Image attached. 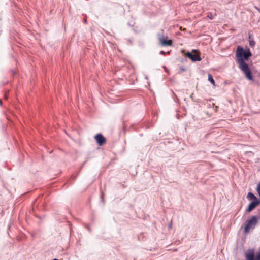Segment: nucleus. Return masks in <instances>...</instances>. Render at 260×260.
Masks as SVG:
<instances>
[{"instance_id":"2eb2a0df","label":"nucleus","mask_w":260,"mask_h":260,"mask_svg":"<svg viewBox=\"0 0 260 260\" xmlns=\"http://www.w3.org/2000/svg\"><path fill=\"white\" fill-rule=\"evenodd\" d=\"M121 120H122L123 126L124 127L125 126V120H124V116L122 117Z\"/></svg>"},{"instance_id":"6ab92c4d","label":"nucleus","mask_w":260,"mask_h":260,"mask_svg":"<svg viewBox=\"0 0 260 260\" xmlns=\"http://www.w3.org/2000/svg\"><path fill=\"white\" fill-rule=\"evenodd\" d=\"M208 17L209 18V19H213V17L212 16H209V15H208Z\"/></svg>"},{"instance_id":"412c9836","label":"nucleus","mask_w":260,"mask_h":260,"mask_svg":"<svg viewBox=\"0 0 260 260\" xmlns=\"http://www.w3.org/2000/svg\"><path fill=\"white\" fill-rule=\"evenodd\" d=\"M0 105H2V101L0 100Z\"/></svg>"},{"instance_id":"f8f14e48","label":"nucleus","mask_w":260,"mask_h":260,"mask_svg":"<svg viewBox=\"0 0 260 260\" xmlns=\"http://www.w3.org/2000/svg\"><path fill=\"white\" fill-rule=\"evenodd\" d=\"M256 190L258 194L260 197V182L257 184Z\"/></svg>"},{"instance_id":"aec40b11","label":"nucleus","mask_w":260,"mask_h":260,"mask_svg":"<svg viewBox=\"0 0 260 260\" xmlns=\"http://www.w3.org/2000/svg\"><path fill=\"white\" fill-rule=\"evenodd\" d=\"M84 22L85 23H87V20H86L85 19H84Z\"/></svg>"},{"instance_id":"ddd939ff","label":"nucleus","mask_w":260,"mask_h":260,"mask_svg":"<svg viewBox=\"0 0 260 260\" xmlns=\"http://www.w3.org/2000/svg\"><path fill=\"white\" fill-rule=\"evenodd\" d=\"M101 199L102 201V202L104 203V192L103 190H102L101 191Z\"/></svg>"},{"instance_id":"423d86ee","label":"nucleus","mask_w":260,"mask_h":260,"mask_svg":"<svg viewBox=\"0 0 260 260\" xmlns=\"http://www.w3.org/2000/svg\"><path fill=\"white\" fill-rule=\"evenodd\" d=\"M260 204V200L252 201L249 204L246 209V212L249 213L254 210L258 205Z\"/></svg>"},{"instance_id":"f03ea898","label":"nucleus","mask_w":260,"mask_h":260,"mask_svg":"<svg viewBox=\"0 0 260 260\" xmlns=\"http://www.w3.org/2000/svg\"><path fill=\"white\" fill-rule=\"evenodd\" d=\"M157 39L160 46L163 47L173 46V41L169 39L168 36L164 35V31L161 29L157 35Z\"/></svg>"},{"instance_id":"1a4fd4ad","label":"nucleus","mask_w":260,"mask_h":260,"mask_svg":"<svg viewBox=\"0 0 260 260\" xmlns=\"http://www.w3.org/2000/svg\"><path fill=\"white\" fill-rule=\"evenodd\" d=\"M248 39H249V45L251 47H253L255 45V41H254L253 36L251 34H248Z\"/></svg>"},{"instance_id":"dca6fc26","label":"nucleus","mask_w":260,"mask_h":260,"mask_svg":"<svg viewBox=\"0 0 260 260\" xmlns=\"http://www.w3.org/2000/svg\"><path fill=\"white\" fill-rule=\"evenodd\" d=\"M159 53L161 55H165L166 54V52L164 51H160Z\"/></svg>"},{"instance_id":"4468645a","label":"nucleus","mask_w":260,"mask_h":260,"mask_svg":"<svg viewBox=\"0 0 260 260\" xmlns=\"http://www.w3.org/2000/svg\"><path fill=\"white\" fill-rule=\"evenodd\" d=\"M181 62L182 63H184V62H186L187 61V60L186 58H182L180 60Z\"/></svg>"},{"instance_id":"7ed1b4c3","label":"nucleus","mask_w":260,"mask_h":260,"mask_svg":"<svg viewBox=\"0 0 260 260\" xmlns=\"http://www.w3.org/2000/svg\"><path fill=\"white\" fill-rule=\"evenodd\" d=\"M258 222V218L256 216H252L248 219L244 229V233L246 234L249 232L250 229H253Z\"/></svg>"},{"instance_id":"4be33fe9","label":"nucleus","mask_w":260,"mask_h":260,"mask_svg":"<svg viewBox=\"0 0 260 260\" xmlns=\"http://www.w3.org/2000/svg\"><path fill=\"white\" fill-rule=\"evenodd\" d=\"M170 51H168L166 52V54H170Z\"/></svg>"},{"instance_id":"5701e85b","label":"nucleus","mask_w":260,"mask_h":260,"mask_svg":"<svg viewBox=\"0 0 260 260\" xmlns=\"http://www.w3.org/2000/svg\"><path fill=\"white\" fill-rule=\"evenodd\" d=\"M53 260H58V259L54 258Z\"/></svg>"},{"instance_id":"f257e3e1","label":"nucleus","mask_w":260,"mask_h":260,"mask_svg":"<svg viewBox=\"0 0 260 260\" xmlns=\"http://www.w3.org/2000/svg\"><path fill=\"white\" fill-rule=\"evenodd\" d=\"M252 55L249 48L244 49L243 47L238 46L235 52L239 68L245 75V77L249 81H253L254 77L248 64L246 62Z\"/></svg>"},{"instance_id":"20e7f679","label":"nucleus","mask_w":260,"mask_h":260,"mask_svg":"<svg viewBox=\"0 0 260 260\" xmlns=\"http://www.w3.org/2000/svg\"><path fill=\"white\" fill-rule=\"evenodd\" d=\"M193 53L200 54V52L198 50L193 49L191 52H187L185 54V56L189 58L192 62L200 61L202 60L201 56Z\"/></svg>"},{"instance_id":"9d476101","label":"nucleus","mask_w":260,"mask_h":260,"mask_svg":"<svg viewBox=\"0 0 260 260\" xmlns=\"http://www.w3.org/2000/svg\"><path fill=\"white\" fill-rule=\"evenodd\" d=\"M208 80L213 86H215V82L211 74H209L208 75Z\"/></svg>"},{"instance_id":"f3484780","label":"nucleus","mask_w":260,"mask_h":260,"mask_svg":"<svg viewBox=\"0 0 260 260\" xmlns=\"http://www.w3.org/2000/svg\"><path fill=\"white\" fill-rule=\"evenodd\" d=\"M172 221L171 222V223H170L169 224H168V228L169 229H171L172 228Z\"/></svg>"},{"instance_id":"a211bd4d","label":"nucleus","mask_w":260,"mask_h":260,"mask_svg":"<svg viewBox=\"0 0 260 260\" xmlns=\"http://www.w3.org/2000/svg\"><path fill=\"white\" fill-rule=\"evenodd\" d=\"M11 72L12 73V75H14L15 74V72L14 70H11Z\"/></svg>"},{"instance_id":"9b49d317","label":"nucleus","mask_w":260,"mask_h":260,"mask_svg":"<svg viewBox=\"0 0 260 260\" xmlns=\"http://www.w3.org/2000/svg\"><path fill=\"white\" fill-rule=\"evenodd\" d=\"M180 71L179 72V74L182 73L183 72H185L186 71V68L183 66H180L179 67Z\"/></svg>"},{"instance_id":"6e6552de","label":"nucleus","mask_w":260,"mask_h":260,"mask_svg":"<svg viewBox=\"0 0 260 260\" xmlns=\"http://www.w3.org/2000/svg\"><path fill=\"white\" fill-rule=\"evenodd\" d=\"M247 198L249 200L252 201H255L257 200H260V199H258L257 198L252 192H249L248 193V194L247 196Z\"/></svg>"},{"instance_id":"39448f33","label":"nucleus","mask_w":260,"mask_h":260,"mask_svg":"<svg viewBox=\"0 0 260 260\" xmlns=\"http://www.w3.org/2000/svg\"><path fill=\"white\" fill-rule=\"evenodd\" d=\"M246 260H260V250L255 255L254 249L249 250L245 254Z\"/></svg>"},{"instance_id":"0eeeda50","label":"nucleus","mask_w":260,"mask_h":260,"mask_svg":"<svg viewBox=\"0 0 260 260\" xmlns=\"http://www.w3.org/2000/svg\"><path fill=\"white\" fill-rule=\"evenodd\" d=\"M94 139L96 141V143L99 146H102L106 142V138L101 133L96 134L94 136Z\"/></svg>"}]
</instances>
